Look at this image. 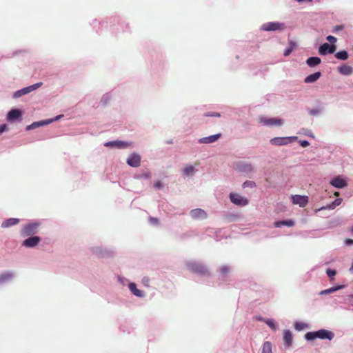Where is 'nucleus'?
<instances>
[{"instance_id":"24","label":"nucleus","mask_w":353,"mask_h":353,"mask_svg":"<svg viewBox=\"0 0 353 353\" xmlns=\"http://www.w3.org/2000/svg\"><path fill=\"white\" fill-rule=\"evenodd\" d=\"M52 121V120H49V121L46 120V121H38V122H34L31 125H28L26 129L28 130H32L37 127L48 124V123H51Z\"/></svg>"},{"instance_id":"16","label":"nucleus","mask_w":353,"mask_h":353,"mask_svg":"<svg viewBox=\"0 0 353 353\" xmlns=\"http://www.w3.org/2000/svg\"><path fill=\"white\" fill-rule=\"evenodd\" d=\"M321 77V72H316L313 74H311L307 76L304 79V82L306 83H311L316 81Z\"/></svg>"},{"instance_id":"27","label":"nucleus","mask_w":353,"mask_h":353,"mask_svg":"<svg viewBox=\"0 0 353 353\" xmlns=\"http://www.w3.org/2000/svg\"><path fill=\"white\" fill-rule=\"evenodd\" d=\"M239 170L245 172H250L253 170L252 166L250 163H243L239 165Z\"/></svg>"},{"instance_id":"8","label":"nucleus","mask_w":353,"mask_h":353,"mask_svg":"<svg viewBox=\"0 0 353 353\" xmlns=\"http://www.w3.org/2000/svg\"><path fill=\"white\" fill-rule=\"evenodd\" d=\"M285 28L284 24L279 22H268L262 25L261 30L264 31L282 30Z\"/></svg>"},{"instance_id":"20","label":"nucleus","mask_w":353,"mask_h":353,"mask_svg":"<svg viewBox=\"0 0 353 353\" xmlns=\"http://www.w3.org/2000/svg\"><path fill=\"white\" fill-rule=\"evenodd\" d=\"M340 74L343 75H350L352 73L353 69L351 66L343 65L338 68Z\"/></svg>"},{"instance_id":"12","label":"nucleus","mask_w":353,"mask_h":353,"mask_svg":"<svg viewBox=\"0 0 353 353\" xmlns=\"http://www.w3.org/2000/svg\"><path fill=\"white\" fill-rule=\"evenodd\" d=\"M127 163L134 168H137L141 164V157L137 154H132L129 156Z\"/></svg>"},{"instance_id":"47","label":"nucleus","mask_w":353,"mask_h":353,"mask_svg":"<svg viewBox=\"0 0 353 353\" xmlns=\"http://www.w3.org/2000/svg\"><path fill=\"white\" fill-rule=\"evenodd\" d=\"M227 271H228V268H221V272H222L223 273H225V272H226Z\"/></svg>"},{"instance_id":"33","label":"nucleus","mask_w":353,"mask_h":353,"mask_svg":"<svg viewBox=\"0 0 353 353\" xmlns=\"http://www.w3.org/2000/svg\"><path fill=\"white\" fill-rule=\"evenodd\" d=\"M151 177V173L150 171H144L137 176V179H150Z\"/></svg>"},{"instance_id":"32","label":"nucleus","mask_w":353,"mask_h":353,"mask_svg":"<svg viewBox=\"0 0 353 353\" xmlns=\"http://www.w3.org/2000/svg\"><path fill=\"white\" fill-rule=\"evenodd\" d=\"M294 48H295V43L294 42H290L289 48H288L287 49H285L284 50V52H283L284 56L287 57V56L290 55L291 54V52H292V50L294 49Z\"/></svg>"},{"instance_id":"50","label":"nucleus","mask_w":353,"mask_h":353,"mask_svg":"<svg viewBox=\"0 0 353 353\" xmlns=\"http://www.w3.org/2000/svg\"><path fill=\"white\" fill-rule=\"evenodd\" d=\"M351 270H353V263L352 264Z\"/></svg>"},{"instance_id":"37","label":"nucleus","mask_w":353,"mask_h":353,"mask_svg":"<svg viewBox=\"0 0 353 353\" xmlns=\"http://www.w3.org/2000/svg\"><path fill=\"white\" fill-rule=\"evenodd\" d=\"M142 283L146 286V287H149L150 286V279L147 276H144L143 279H142V281H141Z\"/></svg>"},{"instance_id":"2","label":"nucleus","mask_w":353,"mask_h":353,"mask_svg":"<svg viewBox=\"0 0 353 353\" xmlns=\"http://www.w3.org/2000/svg\"><path fill=\"white\" fill-rule=\"evenodd\" d=\"M187 269L191 272L201 274H206L208 273V270L201 263H198L196 262H190L187 263Z\"/></svg>"},{"instance_id":"15","label":"nucleus","mask_w":353,"mask_h":353,"mask_svg":"<svg viewBox=\"0 0 353 353\" xmlns=\"http://www.w3.org/2000/svg\"><path fill=\"white\" fill-rule=\"evenodd\" d=\"M221 134L219 133L209 137H203L199 140V143L204 144L212 143L216 141L221 137Z\"/></svg>"},{"instance_id":"14","label":"nucleus","mask_w":353,"mask_h":353,"mask_svg":"<svg viewBox=\"0 0 353 353\" xmlns=\"http://www.w3.org/2000/svg\"><path fill=\"white\" fill-rule=\"evenodd\" d=\"M41 241L40 237L37 236L30 237L23 242V245L28 248L36 246Z\"/></svg>"},{"instance_id":"36","label":"nucleus","mask_w":353,"mask_h":353,"mask_svg":"<svg viewBox=\"0 0 353 353\" xmlns=\"http://www.w3.org/2000/svg\"><path fill=\"white\" fill-rule=\"evenodd\" d=\"M326 273L327 276L330 278L331 280L334 279V276L336 275V270L327 269L326 271Z\"/></svg>"},{"instance_id":"7","label":"nucleus","mask_w":353,"mask_h":353,"mask_svg":"<svg viewBox=\"0 0 353 353\" xmlns=\"http://www.w3.org/2000/svg\"><path fill=\"white\" fill-rule=\"evenodd\" d=\"M38 227L39 224L37 223H28L23 227L21 234L23 236H31L37 232Z\"/></svg>"},{"instance_id":"35","label":"nucleus","mask_w":353,"mask_h":353,"mask_svg":"<svg viewBox=\"0 0 353 353\" xmlns=\"http://www.w3.org/2000/svg\"><path fill=\"white\" fill-rule=\"evenodd\" d=\"M266 324L268 325L272 330H276V325L274 320L268 319L265 321Z\"/></svg>"},{"instance_id":"17","label":"nucleus","mask_w":353,"mask_h":353,"mask_svg":"<svg viewBox=\"0 0 353 353\" xmlns=\"http://www.w3.org/2000/svg\"><path fill=\"white\" fill-rule=\"evenodd\" d=\"M19 221H20L19 219L10 218L3 221V223H1V227L3 228H9L18 224Z\"/></svg>"},{"instance_id":"21","label":"nucleus","mask_w":353,"mask_h":353,"mask_svg":"<svg viewBox=\"0 0 353 353\" xmlns=\"http://www.w3.org/2000/svg\"><path fill=\"white\" fill-rule=\"evenodd\" d=\"M294 225V222L292 220H285L280 221H275L274 225L276 228H280L281 226L292 227Z\"/></svg>"},{"instance_id":"44","label":"nucleus","mask_w":353,"mask_h":353,"mask_svg":"<svg viewBox=\"0 0 353 353\" xmlns=\"http://www.w3.org/2000/svg\"><path fill=\"white\" fill-rule=\"evenodd\" d=\"M341 201L342 199H337L334 201V202L333 203V204H334L335 205H339L341 204Z\"/></svg>"},{"instance_id":"10","label":"nucleus","mask_w":353,"mask_h":353,"mask_svg":"<svg viewBox=\"0 0 353 353\" xmlns=\"http://www.w3.org/2000/svg\"><path fill=\"white\" fill-rule=\"evenodd\" d=\"M292 201L294 204L299 205L300 207H305L308 203V197L307 196L293 195L292 196Z\"/></svg>"},{"instance_id":"13","label":"nucleus","mask_w":353,"mask_h":353,"mask_svg":"<svg viewBox=\"0 0 353 353\" xmlns=\"http://www.w3.org/2000/svg\"><path fill=\"white\" fill-rule=\"evenodd\" d=\"M330 183L336 188H343L347 185L346 181L341 176L334 177Z\"/></svg>"},{"instance_id":"4","label":"nucleus","mask_w":353,"mask_h":353,"mask_svg":"<svg viewBox=\"0 0 353 353\" xmlns=\"http://www.w3.org/2000/svg\"><path fill=\"white\" fill-rule=\"evenodd\" d=\"M42 84H43L42 82H39V83H37L35 84L31 85L30 86H28L26 88H24L21 90H17V92H15L14 93L13 97L14 98L21 97V96H23L24 94H28L34 90H36L39 87H41L42 85Z\"/></svg>"},{"instance_id":"38","label":"nucleus","mask_w":353,"mask_h":353,"mask_svg":"<svg viewBox=\"0 0 353 353\" xmlns=\"http://www.w3.org/2000/svg\"><path fill=\"white\" fill-rule=\"evenodd\" d=\"M205 117H220L221 114L217 112H207L204 114Z\"/></svg>"},{"instance_id":"39","label":"nucleus","mask_w":353,"mask_h":353,"mask_svg":"<svg viewBox=\"0 0 353 353\" xmlns=\"http://www.w3.org/2000/svg\"><path fill=\"white\" fill-rule=\"evenodd\" d=\"M327 40L331 43H334L336 41V38L332 35H330L327 37Z\"/></svg>"},{"instance_id":"9","label":"nucleus","mask_w":353,"mask_h":353,"mask_svg":"<svg viewBox=\"0 0 353 353\" xmlns=\"http://www.w3.org/2000/svg\"><path fill=\"white\" fill-rule=\"evenodd\" d=\"M190 214L193 219L196 220H203L208 217L207 213L201 208L192 210L190 212Z\"/></svg>"},{"instance_id":"26","label":"nucleus","mask_w":353,"mask_h":353,"mask_svg":"<svg viewBox=\"0 0 353 353\" xmlns=\"http://www.w3.org/2000/svg\"><path fill=\"white\" fill-rule=\"evenodd\" d=\"M283 340L288 346H290L292 344V334L290 330L285 331Z\"/></svg>"},{"instance_id":"49","label":"nucleus","mask_w":353,"mask_h":353,"mask_svg":"<svg viewBox=\"0 0 353 353\" xmlns=\"http://www.w3.org/2000/svg\"><path fill=\"white\" fill-rule=\"evenodd\" d=\"M61 117V116H59V117H57L54 119V121L58 120V119H59V117Z\"/></svg>"},{"instance_id":"3","label":"nucleus","mask_w":353,"mask_h":353,"mask_svg":"<svg viewBox=\"0 0 353 353\" xmlns=\"http://www.w3.org/2000/svg\"><path fill=\"white\" fill-rule=\"evenodd\" d=\"M230 199L232 203L241 207L245 206L249 203V201L247 198L234 192H231L230 194Z\"/></svg>"},{"instance_id":"45","label":"nucleus","mask_w":353,"mask_h":353,"mask_svg":"<svg viewBox=\"0 0 353 353\" xmlns=\"http://www.w3.org/2000/svg\"><path fill=\"white\" fill-rule=\"evenodd\" d=\"M345 243L347 245H353V239H347L345 240Z\"/></svg>"},{"instance_id":"11","label":"nucleus","mask_w":353,"mask_h":353,"mask_svg":"<svg viewBox=\"0 0 353 353\" xmlns=\"http://www.w3.org/2000/svg\"><path fill=\"white\" fill-rule=\"evenodd\" d=\"M336 50V46L330 45L327 43H323L319 47V52L321 55H325L327 53L332 54Z\"/></svg>"},{"instance_id":"23","label":"nucleus","mask_w":353,"mask_h":353,"mask_svg":"<svg viewBox=\"0 0 353 353\" xmlns=\"http://www.w3.org/2000/svg\"><path fill=\"white\" fill-rule=\"evenodd\" d=\"M321 62V59L317 57H310L306 61V63L310 67H314V66L319 65Z\"/></svg>"},{"instance_id":"42","label":"nucleus","mask_w":353,"mask_h":353,"mask_svg":"<svg viewBox=\"0 0 353 353\" xmlns=\"http://www.w3.org/2000/svg\"><path fill=\"white\" fill-rule=\"evenodd\" d=\"M154 185V187L158 189H160L162 187V184L160 181H155Z\"/></svg>"},{"instance_id":"34","label":"nucleus","mask_w":353,"mask_h":353,"mask_svg":"<svg viewBox=\"0 0 353 353\" xmlns=\"http://www.w3.org/2000/svg\"><path fill=\"white\" fill-rule=\"evenodd\" d=\"M256 186V183L255 182L252 181H246L243 183V188H247V187H249V188H254Z\"/></svg>"},{"instance_id":"28","label":"nucleus","mask_w":353,"mask_h":353,"mask_svg":"<svg viewBox=\"0 0 353 353\" xmlns=\"http://www.w3.org/2000/svg\"><path fill=\"white\" fill-rule=\"evenodd\" d=\"M262 353H272V343L266 341L263 345Z\"/></svg>"},{"instance_id":"29","label":"nucleus","mask_w":353,"mask_h":353,"mask_svg":"<svg viewBox=\"0 0 353 353\" xmlns=\"http://www.w3.org/2000/svg\"><path fill=\"white\" fill-rule=\"evenodd\" d=\"M343 288V285H338L336 287H333V288H330L329 289H327V290H323L321 292V294H330V293H332V292H336V290H340L341 288Z\"/></svg>"},{"instance_id":"48","label":"nucleus","mask_w":353,"mask_h":353,"mask_svg":"<svg viewBox=\"0 0 353 353\" xmlns=\"http://www.w3.org/2000/svg\"><path fill=\"white\" fill-rule=\"evenodd\" d=\"M334 195H335V196H339V193L338 192H336L334 193Z\"/></svg>"},{"instance_id":"41","label":"nucleus","mask_w":353,"mask_h":353,"mask_svg":"<svg viewBox=\"0 0 353 353\" xmlns=\"http://www.w3.org/2000/svg\"><path fill=\"white\" fill-rule=\"evenodd\" d=\"M344 28V26L343 25L336 26L334 27V32H338L340 30H342Z\"/></svg>"},{"instance_id":"40","label":"nucleus","mask_w":353,"mask_h":353,"mask_svg":"<svg viewBox=\"0 0 353 353\" xmlns=\"http://www.w3.org/2000/svg\"><path fill=\"white\" fill-rule=\"evenodd\" d=\"M299 143L303 148L307 147L310 145V143L306 140L300 141Z\"/></svg>"},{"instance_id":"1","label":"nucleus","mask_w":353,"mask_h":353,"mask_svg":"<svg viewBox=\"0 0 353 353\" xmlns=\"http://www.w3.org/2000/svg\"><path fill=\"white\" fill-rule=\"evenodd\" d=\"M334 337V334L327 330H320L316 332H309L305 334V338L308 341L314 340L316 338L321 339L332 340Z\"/></svg>"},{"instance_id":"51","label":"nucleus","mask_w":353,"mask_h":353,"mask_svg":"<svg viewBox=\"0 0 353 353\" xmlns=\"http://www.w3.org/2000/svg\"><path fill=\"white\" fill-rule=\"evenodd\" d=\"M351 230H352V232H353V227L352 228Z\"/></svg>"},{"instance_id":"22","label":"nucleus","mask_w":353,"mask_h":353,"mask_svg":"<svg viewBox=\"0 0 353 353\" xmlns=\"http://www.w3.org/2000/svg\"><path fill=\"white\" fill-rule=\"evenodd\" d=\"M129 289L133 293V294H134L135 296H137L138 297L143 296V292L142 291H141L140 290L137 289L135 283H130Z\"/></svg>"},{"instance_id":"43","label":"nucleus","mask_w":353,"mask_h":353,"mask_svg":"<svg viewBox=\"0 0 353 353\" xmlns=\"http://www.w3.org/2000/svg\"><path fill=\"white\" fill-rule=\"evenodd\" d=\"M7 129V125L6 124L0 125V133L3 132Z\"/></svg>"},{"instance_id":"5","label":"nucleus","mask_w":353,"mask_h":353,"mask_svg":"<svg viewBox=\"0 0 353 353\" xmlns=\"http://www.w3.org/2000/svg\"><path fill=\"white\" fill-rule=\"evenodd\" d=\"M297 139L296 137H274L270 139V142L274 145H284L292 143Z\"/></svg>"},{"instance_id":"19","label":"nucleus","mask_w":353,"mask_h":353,"mask_svg":"<svg viewBox=\"0 0 353 353\" xmlns=\"http://www.w3.org/2000/svg\"><path fill=\"white\" fill-rule=\"evenodd\" d=\"M14 277V274L12 272H5L0 275V285L4 284L8 281H10Z\"/></svg>"},{"instance_id":"18","label":"nucleus","mask_w":353,"mask_h":353,"mask_svg":"<svg viewBox=\"0 0 353 353\" xmlns=\"http://www.w3.org/2000/svg\"><path fill=\"white\" fill-rule=\"evenodd\" d=\"M21 112L19 110L13 109L11 110L8 114V120L14 121L21 117Z\"/></svg>"},{"instance_id":"30","label":"nucleus","mask_w":353,"mask_h":353,"mask_svg":"<svg viewBox=\"0 0 353 353\" xmlns=\"http://www.w3.org/2000/svg\"><path fill=\"white\" fill-rule=\"evenodd\" d=\"M335 57L340 60H346L348 58V54L346 51H339L336 53Z\"/></svg>"},{"instance_id":"31","label":"nucleus","mask_w":353,"mask_h":353,"mask_svg":"<svg viewBox=\"0 0 353 353\" xmlns=\"http://www.w3.org/2000/svg\"><path fill=\"white\" fill-rule=\"evenodd\" d=\"M183 172L186 176L192 175L194 172V168L192 165H187L184 168Z\"/></svg>"},{"instance_id":"46","label":"nucleus","mask_w":353,"mask_h":353,"mask_svg":"<svg viewBox=\"0 0 353 353\" xmlns=\"http://www.w3.org/2000/svg\"><path fill=\"white\" fill-rule=\"evenodd\" d=\"M151 222L154 224H158L159 223V220L157 218H151Z\"/></svg>"},{"instance_id":"25","label":"nucleus","mask_w":353,"mask_h":353,"mask_svg":"<svg viewBox=\"0 0 353 353\" xmlns=\"http://www.w3.org/2000/svg\"><path fill=\"white\" fill-rule=\"evenodd\" d=\"M128 145L123 141H110L105 143V146H117L118 148H125Z\"/></svg>"},{"instance_id":"6","label":"nucleus","mask_w":353,"mask_h":353,"mask_svg":"<svg viewBox=\"0 0 353 353\" xmlns=\"http://www.w3.org/2000/svg\"><path fill=\"white\" fill-rule=\"evenodd\" d=\"M260 123L267 126H281L284 123V120L278 118H267L265 117L259 119Z\"/></svg>"}]
</instances>
